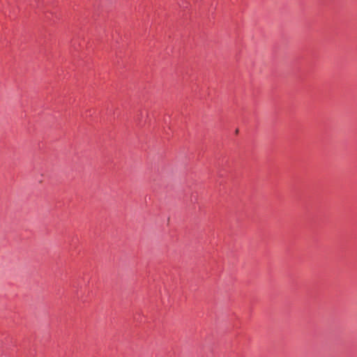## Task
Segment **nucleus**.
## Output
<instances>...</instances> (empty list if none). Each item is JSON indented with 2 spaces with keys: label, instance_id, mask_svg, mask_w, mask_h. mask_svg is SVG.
Instances as JSON below:
<instances>
[{
  "label": "nucleus",
  "instance_id": "1",
  "mask_svg": "<svg viewBox=\"0 0 357 357\" xmlns=\"http://www.w3.org/2000/svg\"><path fill=\"white\" fill-rule=\"evenodd\" d=\"M235 132L237 134L238 132V130L237 129L236 130H235Z\"/></svg>",
  "mask_w": 357,
  "mask_h": 357
}]
</instances>
